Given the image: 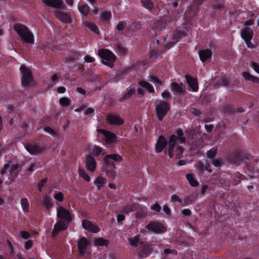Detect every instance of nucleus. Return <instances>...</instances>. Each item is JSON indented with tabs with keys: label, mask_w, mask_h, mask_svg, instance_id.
I'll return each instance as SVG.
<instances>
[{
	"label": "nucleus",
	"mask_w": 259,
	"mask_h": 259,
	"mask_svg": "<svg viewBox=\"0 0 259 259\" xmlns=\"http://www.w3.org/2000/svg\"><path fill=\"white\" fill-rule=\"evenodd\" d=\"M55 13L56 17L61 22L67 23L71 22V18L68 13L59 10H55Z\"/></svg>",
	"instance_id": "nucleus-22"
},
{
	"label": "nucleus",
	"mask_w": 259,
	"mask_h": 259,
	"mask_svg": "<svg viewBox=\"0 0 259 259\" xmlns=\"http://www.w3.org/2000/svg\"><path fill=\"white\" fill-rule=\"evenodd\" d=\"M99 132L104 136L107 144L115 143L117 141V136L112 132L104 129H100Z\"/></svg>",
	"instance_id": "nucleus-10"
},
{
	"label": "nucleus",
	"mask_w": 259,
	"mask_h": 259,
	"mask_svg": "<svg viewBox=\"0 0 259 259\" xmlns=\"http://www.w3.org/2000/svg\"><path fill=\"white\" fill-rule=\"evenodd\" d=\"M228 162H239L244 160H251L250 156L245 151L235 150L230 151L227 155Z\"/></svg>",
	"instance_id": "nucleus-5"
},
{
	"label": "nucleus",
	"mask_w": 259,
	"mask_h": 259,
	"mask_svg": "<svg viewBox=\"0 0 259 259\" xmlns=\"http://www.w3.org/2000/svg\"><path fill=\"white\" fill-rule=\"evenodd\" d=\"M169 147L167 148L168 156L170 158L175 157L177 159H181L183 156L184 149L182 146L175 145L171 152L170 153Z\"/></svg>",
	"instance_id": "nucleus-12"
},
{
	"label": "nucleus",
	"mask_w": 259,
	"mask_h": 259,
	"mask_svg": "<svg viewBox=\"0 0 259 259\" xmlns=\"http://www.w3.org/2000/svg\"><path fill=\"white\" fill-rule=\"evenodd\" d=\"M138 85L140 87L146 89L147 91L150 93H153L155 92L154 89L152 85L145 80H141L138 82Z\"/></svg>",
	"instance_id": "nucleus-29"
},
{
	"label": "nucleus",
	"mask_w": 259,
	"mask_h": 259,
	"mask_svg": "<svg viewBox=\"0 0 259 259\" xmlns=\"http://www.w3.org/2000/svg\"><path fill=\"white\" fill-rule=\"evenodd\" d=\"M166 21L164 20H160L156 21L155 23L154 27L155 28L159 29H162L164 28H165L166 26Z\"/></svg>",
	"instance_id": "nucleus-47"
},
{
	"label": "nucleus",
	"mask_w": 259,
	"mask_h": 259,
	"mask_svg": "<svg viewBox=\"0 0 259 259\" xmlns=\"http://www.w3.org/2000/svg\"><path fill=\"white\" fill-rule=\"evenodd\" d=\"M242 76L246 81H251L254 83L259 84V77L251 74L248 72H242Z\"/></svg>",
	"instance_id": "nucleus-27"
},
{
	"label": "nucleus",
	"mask_w": 259,
	"mask_h": 259,
	"mask_svg": "<svg viewBox=\"0 0 259 259\" xmlns=\"http://www.w3.org/2000/svg\"><path fill=\"white\" fill-rule=\"evenodd\" d=\"M235 111V108L230 104H226L222 108V112L225 114L232 115Z\"/></svg>",
	"instance_id": "nucleus-31"
},
{
	"label": "nucleus",
	"mask_w": 259,
	"mask_h": 259,
	"mask_svg": "<svg viewBox=\"0 0 259 259\" xmlns=\"http://www.w3.org/2000/svg\"><path fill=\"white\" fill-rule=\"evenodd\" d=\"M254 21L253 19L247 20L244 22V26L246 27H247L248 26H251L253 24Z\"/></svg>",
	"instance_id": "nucleus-63"
},
{
	"label": "nucleus",
	"mask_w": 259,
	"mask_h": 259,
	"mask_svg": "<svg viewBox=\"0 0 259 259\" xmlns=\"http://www.w3.org/2000/svg\"><path fill=\"white\" fill-rule=\"evenodd\" d=\"M186 137L184 136V132L181 128H177L175 131V134L170 135L169 137V151L171 152L172 148L178 142L180 144L186 142Z\"/></svg>",
	"instance_id": "nucleus-4"
},
{
	"label": "nucleus",
	"mask_w": 259,
	"mask_h": 259,
	"mask_svg": "<svg viewBox=\"0 0 259 259\" xmlns=\"http://www.w3.org/2000/svg\"><path fill=\"white\" fill-rule=\"evenodd\" d=\"M131 26L133 30H137L141 28L142 23L140 21L134 22L132 23Z\"/></svg>",
	"instance_id": "nucleus-53"
},
{
	"label": "nucleus",
	"mask_w": 259,
	"mask_h": 259,
	"mask_svg": "<svg viewBox=\"0 0 259 259\" xmlns=\"http://www.w3.org/2000/svg\"><path fill=\"white\" fill-rule=\"evenodd\" d=\"M186 178L188 183L192 187H197L199 186V182L192 174H188L186 175Z\"/></svg>",
	"instance_id": "nucleus-32"
},
{
	"label": "nucleus",
	"mask_w": 259,
	"mask_h": 259,
	"mask_svg": "<svg viewBox=\"0 0 259 259\" xmlns=\"http://www.w3.org/2000/svg\"><path fill=\"white\" fill-rule=\"evenodd\" d=\"M84 25L88 28L91 31L94 32L97 34H99V31L97 26L94 23L89 21L84 22Z\"/></svg>",
	"instance_id": "nucleus-30"
},
{
	"label": "nucleus",
	"mask_w": 259,
	"mask_h": 259,
	"mask_svg": "<svg viewBox=\"0 0 259 259\" xmlns=\"http://www.w3.org/2000/svg\"><path fill=\"white\" fill-rule=\"evenodd\" d=\"M25 148L28 152L33 155H37L45 150L42 146L35 143L28 144L26 145Z\"/></svg>",
	"instance_id": "nucleus-17"
},
{
	"label": "nucleus",
	"mask_w": 259,
	"mask_h": 259,
	"mask_svg": "<svg viewBox=\"0 0 259 259\" xmlns=\"http://www.w3.org/2000/svg\"><path fill=\"white\" fill-rule=\"evenodd\" d=\"M134 211H137V219H144L147 216L146 211L143 209L138 204H134L132 205H129L124 209V212L127 213Z\"/></svg>",
	"instance_id": "nucleus-8"
},
{
	"label": "nucleus",
	"mask_w": 259,
	"mask_h": 259,
	"mask_svg": "<svg viewBox=\"0 0 259 259\" xmlns=\"http://www.w3.org/2000/svg\"><path fill=\"white\" fill-rule=\"evenodd\" d=\"M89 242L85 237H82L77 242V246L79 253L82 256L86 252Z\"/></svg>",
	"instance_id": "nucleus-24"
},
{
	"label": "nucleus",
	"mask_w": 259,
	"mask_h": 259,
	"mask_svg": "<svg viewBox=\"0 0 259 259\" xmlns=\"http://www.w3.org/2000/svg\"><path fill=\"white\" fill-rule=\"evenodd\" d=\"M84 59L87 62L89 63H93L95 61V58L91 56H85Z\"/></svg>",
	"instance_id": "nucleus-64"
},
{
	"label": "nucleus",
	"mask_w": 259,
	"mask_h": 259,
	"mask_svg": "<svg viewBox=\"0 0 259 259\" xmlns=\"http://www.w3.org/2000/svg\"><path fill=\"white\" fill-rule=\"evenodd\" d=\"M136 93V90L134 88L127 89L126 92L119 99L120 102H124L128 100Z\"/></svg>",
	"instance_id": "nucleus-28"
},
{
	"label": "nucleus",
	"mask_w": 259,
	"mask_h": 259,
	"mask_svg": "<svg viewBox=\"0 0 259 259\" xmlns=\"http://www.w3.org/2000/svg\"><path fill=\"white\" fill-rule=\"evenodd\" d=\"M82 227L83 229L94 233H97L100 230L97 225L87 219L82 220Z\"/></svg>",
	"instance_id": "nucleus-14"
},
{
	"label": "nucleus",
	"mask_w": 259,
	"mask_h": 259,
	"mask_svg": "<svg viewBox=\"0 0 259 259\" xmlns=\"http://www.w3.org/2000/svg\"><path fill=\"white\" fill-rule=\"evenodd\" d=\"M187 83L189 85V91L194 92H197L198 90V83L197 79L189 74L185 75Z\"/></svg>",
	"instance_id": "nucleus-13"
},
{
	"label": "nucleus",
	"mask_w": 259,
	"mask_h": 259,
	"mask_svg": "<svg viewBox=\"0 0 259 259\" xmlns=\"http://www.w3.org/2000/svg\"><path fill=\"white\" fill-rule=\"evenodd\" d=\"M225 8L224 4L216 2L214 4L213 8L215 10L222 11Z\"/></svg>",
	"instance_id": "nucleus-54"
},
{
	"label": "nucleus",
	"mask_w": 259,
	"mask_h": 259,
	"mask_svg": "<svg viewBox=\"0 0 259 259\" xmlns=\"http://www.w3.org/2000/svg\"><path fill=\"white\" fill-rule=\"evenodd\" d=\"M42 205L47 208H50L53 206V202L51 198L48 196H45L42 198Z\"/></svg>",
	"instance_id": "nucleus-38"
},
{
	"label": "nucleus",
	"mask_w": 259,
	"mask_h": 259,
	"mask_svg": "<svg viewBox=\"0 0 259 259\" xmlns=\"http://www.w3.org/2000/svg\"><path fill=\"white\" fill-rule=\"evenodd\" d=\"M147 80L152 82L157 83L160 86H162L163 84V82L156 75L149 74L147 77Z\"/></svg>",
	"instance_id": "nucleus-33"
},
{
	"label": "nucleus",
	"mask_w": 259,
	"mask_h": 259,
	"mask_svg": "<svg viewBox=\"0 0 259 259\" xmlns=\"http://www.w3.org/2000/svg\"><path fill=\"white\" fill-rule=\"evenodd\" d=\"M128 241L130 245L136 247L138 246L140 241V236L136 235L134 237L128 238Z\"/></svg>",
	"instance_id": "nucleus-43"
},
{
	"label": "nucleus",
	"mask_w": 259,
	"mask_h": 259,
	"mask_svg": "<svg viewBox=\"0 0 259 259\" xmlns=\"http://www.w3.org/2000/svg\"><path fill=\"white\" fill-rule=\"evenodd\" d=\"M126 25V23L125 21H120L117 24L116 29L118 31H122L124 29Z\"/></svg>",
	"instance_id": "nucleus-51"
},
{
	"label": "nucleus",
	"mask_w": 259,
	"mask_h": 259,
	"mask_svg": "<svg viewBox=\"0 0 259 259\" xmlns=\"http://www.w3.org/2000/svg\"><path fill=\"white\" fill-rule=\"evenodd\" d=\"M155 113L158 119L162 121L170 109V105L165 101H160L156 105Z\"/></svg>",
	"instance_id": "nucleus-7"
},
{
	"label": "nucleus",
	"mask_w": 259,
	"mask_h": 259,
	"mask_svg": "<svg viewBox=\"0 0 259 259\" xmlns=\"http://www.w3.org/2000/svg\"><path fill=\"white\" fill-rule=\"evenodd\" d=\"M251 39H248V40H245V44L246 45L247 47L248 48H250V49H253L254 48V46L252 44V43L251 42Z\"/></svg>",
	"instance_id": "nucleus-60"
},
{
	"label": "nucleus",
	"mask_w": 259,
	"mask_h": 259,
	"mask_svg": "<svg viewBox=\"0 0 259 259\" xmlns=\"http://www.w3.org/2000/svg\"><path fill=\"white\" fill-rule=\"evenodd\" d=\"M98 55L102 59L101 62L103 64L111 69L113 68L116 57L112 51L107 49H100L98 50Z\"/></svg>",
	"instance_id": "nucleus-3"
},
{
	"label": "nucleus",
	"mask_w": 259,
	"mask_h": 259,
	"mask_svg": "<svg viewBox=\"0 0 259 259\" xmlns=\"http://www.w3.org/2000/svg\"><path fill=\"white\" fill-rule=\"evenodd\" d=\"M250 66L254 70L255 72L259 74V64L255 62H252Z\"/></svg>",
	"instance_id": "nucleus-57"
},
{
	"label": "nucleus",
	"mask_w": 259,
	"mask_h": 259,
	"mask_svg": "<svg viewBox=\"0 0 259 259\" xmlns=\"http://www.w3.org/2000/svg\"><path fill=\"white\" fill-rule=\"evenodd\" d=\"M151 209L157 212H159L161 209V207L159 204L155 203L152 206H151Z\"/></svg>",
	"instance_id": "nucleus-62"
},
{
	"label": "nucleus",
	"mask_w": 259,
	"mask_h": 259,
	"mask_svg": "<svg viewBox=\"0 0 259 259\" xmlns=\"http://www.w3.org/2000/svg\"><path fill=\"white\" fill-rule=\"evenodd\" d=\"M42 2L49 7L57 9H64L65 5L62 0H42Z\"/></svg>",
	"instance_id": "nucleus-23"
},
{
	"label": "nucleus",
	"mask_w": 259,
	"mask_h": 259,
	"mask_svg": "<svg viewBox=\"0 0 259 259\" xmlns=\"http://www.w3.org/2000/svg\"><path fill=\"white\" fill-rule=\"evenodd\" d=\"M115 50L120 55H125L127 53V49L121 44L117 42L114 46Z\"/></svg>",
	"instance_id": "nucleus-35"
},
{
	"label": "nucleus",
	"mask_w": 259,
	"mask_h": 259,
	"mask_svg": "<svg viewBox=\"0 0 259 259\" xmlns=\"http://www.w3.org/2000/svg\"><path fill=\"white\" fill-rule=\"evenodd\" d=\"M144 230L150 233H160L164 232L165 228L159 223L152 222L148 224Z\"/></svg>",
	"instance_id": "nucleus-9"
},
{
	"label": "nucleus",
	"mask_w": 259,
	"mask_h": 259,
	"mask_svg": "<svg viewBox=\"0 0 259 259\" xmlns=\"http://www.w3.org/2000/svg\"><path fill=\"white\" fill-rule=\"evenodd\" d=\"M59 103L62 107L69 106L71 104V100L67 97H62L59 99Z\"/></svg>",
	"instance_id": "nucleus-49"
},
{
	"label": "nucleus",
	"mask_w": 259,
	"mask_h": 259,
	"mask_svg": "<svg viewBox=\"0 0 259 259\" xmlns=\"http://www.w3.org/2000/svg\"><path fill=\"white\" fill-rule=\"evenodd\" d=\"M103 151V148L97 145L93 146L90 150V153L95 156H99Z\"/></svg>",
	"instance_id": "nucleus-37"
},
{
	"label": "nucleus",
	"mask_w": 259,
	"mask_h": 259,
	"mask_svg": "<svg viewBox=\"0 0 259 259\" xmlns=\"http://www.w3.org/2000/svg\"><path fill=\"white\" fill-rule=\"evenodd\" d=\"M44 130L46 132L50 134L54 138H57L59 135V132L58 131L55 130L50 126L45 127Z\"/></svg>",
	"instance_id": "nucleus-46"
},
{
	"label": "nucleus",
	"mask_w": 259,
	"mask_h": 259,
	"mask_svg": "<svg viewBox=\"0 0 259 259\" xmlns=\"http://www.w3.org/2000/svg\"><path fill=\"white\" fill-rule=\"evenodd\" d=\"M187 33L179 27L174 31L172 39L175 40L177 42L182 41V39L187 37Z\"/></svg>",
	"instance_id": "nucleus-19"
},
{
	"label": "nucleus",
	"mask_w": 259,
	"mask_h": 259,
	"mask_svg": "<svg viewBox=\"0 0 259 259\" xmlns=\"http://www.w3.org/2000/svg\"><path fill=\"white\" fill-rule=\"evenodd\" d=\"M106 182L107 181L106 179L102 177H98L94 182L98 189H100L101 187L104 186L106 184Z\"/></svg>",
	"instance_id": "nucleus-40"
},
{
	"label": "nucleus",
	"mask_w": 259,
	"mask_h": 259,
	"mask_svg": "<svg viewBox=\"0 0 259 259\" xmlns=\"http://www.w3.org/2000/svg\"><path fill=\"white\" fill-rule=\"evenodd\" d=\"M170 201L172 202H178L179 203H181L182 200L177 195H173L170 197Z\"/></svg>",
	"instance_id": "nucleus-59"
},
{
	"label": "nucleus",
	"mask_w": 259,
	"mask_h": 259,
	"mask_svg": "<svg viewBox=\"0 0 259 259\" xmlns=\"http://www.w3.org/2000/svg\"><path fill=\"white\" fill-rule=\"evenodd\" d=\"M57 217L59 219L54 226L52 234L57 235L60 231L65 230L72 221L73 216L70 212L62 206L57 208Z\"/></svg>",
	"instance_id": "nucleus-1"
},
{
	"label": "nucleus",
	"mask_w": 259,
	"mask_h": 259,
	"mask_svg": "<svg viewBox=\"0 0 259 259\" xmlns=\"http://www.w3.org/2000/svg\"><path fill=\"white\" fill-rule=\"evenodd\" d=\"M169 88L175 95H184L186 92L182 82L178 83L176 82H172L170 84Z\"/></svg>",
	"instance_id": "nucleus-18"
},
{
	"label": "nucleus",
	"mask_w": 259,
	"mask_h": 259,
	"mask_svg": "<svg viewBox=\"0 0 259 259\" xmlns=\"http://www.w3.org/2000/svg\"><path fill=\"white\" fill-rule=\"evenodd\" d=\"M161 96L163 99L167 100L171 98V94L169 92L164 91L161 94Z\"/></svg>",
	"instance_id": "nucleus-58"
},
{
	"label": "nucleus",
	"mask_w": 259,
	"mask_h": 259,
	"mask_svg": "<svg viewBox=\"0 0 259 259\" xmlns=\"http://www.w3.org/2000/svg\"><path fill=\"white\" fill-rule=\"evenodd\" d=\"M198 54L200 61L203 63L210 59L212 55L211 50L209 49L199 50Z\"/></svg>",
	"instance_id": "nucleus-20"
},
{
	"label": "nucleus",
	"mask_w": 259,
	"mask_h": 259,
	"mask_svg": "<svg viewBox=\"0 0 259 259\" xmlns=\"http://www.w3.org/2000/svg\"><path fill=\"white\" fill-rule=\"evenodd\" d=\"M79 12L84 16H88L90 11V8L87 4H83L78 7Z\"/></svg>",
	"instance_id": "nucleus-39"
},
{
	"label": "nucleus",
	"mask_w": 259,
	"mask_h": 259,
	"mask_svg": "<svg viewBox=\"0 0 259 259\" xmlns=\"http://www.w3.org/2000/svg\"><path fill=\"white\" fill-rule=\"evenodd\" d=\"M86 168L91 171H94L96 168V163H87Z\"/></svg>",
	"instance_id": "nucleus-55"
},
{
	"label": "nucleus",
	"mask_w": 259,
	"mask_h": 259,
	"mask_svg": "<svg viewBox=\"0 0 259 259\" xmlns=\"http://www.w3.org/2000/svg\"><path fill=\"white\" fill-rule=\"evenodd\" d=\"M167 145L168 146V141H167L162 135L159 136L155 147L156 152H161Z\"/></svg>",
	"instance_id": "nucleus-15"
},
{
	"label": "nucleus",
	"mask_w": 259,
	"mask_h": 259,
	"mask_svg": "<svg viewBox=\"0 0 259 259\" xmlns=\"http://www.w3.org/2000/svg\"><path fill=\"white\" fill-rule=\"evenodd\" d=\"M48 181L47 178H44L41 180V181L37 184V188L39 191H41L42 188L44 187L45 184L47 183Z\"/></svg>",
	"instance_id": "nucleus-52"
},
{
	"label": "nucleus",
	"mask_w": 259,
	"mask_h": 259,
	"mask_svg": "<svg viewBox=\"0 0 259 259\" xmlns=\"http://www.w3.org/2000/svg\"><path fill=\"white\" fill-rule=\"evenodd\" d=\"M53 196L57 201L60 202H63L65 199L64 195L61 192H55Z\"/></svg>",
	"instance_id": "nucleus-48"
},
{
	"label": "nucleus",
	"mask_w": 259,
	"mask_h": 259,
	"mask_svg": "<svg viewBox=\"0 0 259 259\" xmlns=\"http://www.w3.org/2000/svg\"><path fill=\"white\" fill-rule=\"evenodd\" d=\"M102 171L112 176L116 175V166L114 163H102Z\"/></svg>",
	"instance_id": "nucleus-21"
},
{
	"label": "nucleus",
	"mask_w": 259,
	"mask_h": 259,
	"mask_svg": "<svg viewBox=\"0 0 259 259\" xmlns=\"http://www.w3.org/2000/svg\"><path fill=\"white\" fill-rule=\"evenodd\" d=\"M106 120L110 125L120 126L124 123V120L122 118L113 114L107 115Z\"/></svg>",
	"instance_id": "nucleus-11"
},
{
	"label": "nucleus",
	"mask_w": 259,
	"mask_h": 259,
	"mask_svg": "<svg viewBox=\"0 0 259 259\" xmlns=\"http://www.w3.org/2000/svg\"><path fill=\"white\" fill-rule=\"evenodd\" d=\"M78 174L80 177H81L84 181L89 182L91 180L90 177L86 173L85 170L79 167L78 170Z\"/></svg>",
	"instance_id": "nucleus-45"
},
{
	"label": "nucleus",
	"mask_w": 259,
	"mask_h": 259,
	"mask_svg": "<svg viewBox=\"0 0 259 259\" xmlns=\"http://www.w3.org/2000/svg\"><path fill=\"white\" fill-rule=\"evenodd\" d=\"M101 17L104 20H109L111 18V13L108 11H104L102 13Z\"/></svg>",
	"instance_id": "nucleus-56"
},
{
	"label": "nucleus",
	"mask_w": 259,
	"mask_h": 259,
	"mask_svg": "<svg viewBox=\"0 0 259 259\" xmlns=\"http://www.w3.org/2000/svg\"><path fill=\"white\" fill-rule=\"evenodd\" d=\"M213 127L214 126L212 124H205V130L208 133H210L212 131Z\"/></svg>",
	"instance_id": "nucleus-61"
},
{
	"label": "nucleus",
	"mask_w": 259,
	"mask_h": 259,
	"mask_svg": "<svg viewBox=\"0 0 259 259\" xmlns=\"http://www.w3.org/2000/svg\"><path fill=\"white\" fill-rule=\"evenodd\" d=\"M20 71L22 75L21 83L23 87H29L33 82V75L30 69L22 65L20 67Z\"/></svg>",
	"instance_id": "nucleus-6"
},
{
	"label": "nucleus",
	"mask_w": 259,
	"mask_h": 259,
	"mask_svg": "<svg viewBox=\"0 0 259 259\" xmlns=\"http://www.w3.org/2000/svg\"><path fill=\"white\" fill-rule=\"evenodd\" d=\"M143 6L149 11H151L154 7V3L151 0H141Z\"/></svg>",
	"instance_id": "nucleus-41"
},
{
	"label": "nucleus",
	"mask_w": 259,
	"mask_h": 259,
	"mask_svg": "<svg viewBox=\"0 0 259 259\" xmlns=\"http://www.w3.org/2000/svg\"><path fill=\"white\" fill-rule=\"evenodd\" d=\"M161 52L157 49L152 50L149 53V58H157L161 55Z\"/></svg>",
	"instance_id": "nucleus-50"
},
{
	"label": "nucleus",
	"mask_w": 259,
	"mask_h": 259,
	"mask_svg": "<svg viewBox=\"0 0 259 259\" xmlns=\"http://www.w3.org/2000/svg\"><path fill=\"white\" fill-rule=\"evenodd\" d=\"M94 243L96 246H107L109 244L108 240L103 238H98L94 240Z\"/></svg>",
	"instance_id": "nucleus-36"
},
{
	"label": "nucleus",
	"mask_w": 259,
	"mask_h": 259,
	"mask_svg": "<svg viewBox=\"0 0 259 259\" xmlns=\"http://www.w3.org/2000/svg\"><path fill=\"white\" fill-rule=\"evenodd\" d=\"M18 168V166L16 163H13L11 165L7 163L5 164L4 167L2 169L1 172L2 174H4L5 173L9 171L10 175L12 177H15L17 175Z\"/></svg>",
	"instance_id": "nucleus-16"
},
{
	"label": "nucleus",
	"mask_w": 259,
	"mask_h": 259,
	"mask_svg": "<svg viewBox=\"0 0 259 259\" xmlns=\"http://www.w3.org/2000/svg\"><path fill=\"white\" fill-rule=\"evenodd\" d=\"M240 36L244 41L252 39L253 37V31L249 27H245L241 30Z\"/></svg>",
	"instance_id": "nucleus-25"
},
{
	"label": "nucleus",
	"mask_w": 259,
	"mask_h": 259,
	"mask_svg": "<svg viewBox=\"0 0 259 259\" xmlns=\"http://www.w3.org/2000/svg\"><path fill=\"white\" fill-rule=\"evenodd\" d=\"M21 205L23 210L25 212L29 211V204L27 198H22L20 201Z\"/></svg>",
	"instance_id": "nucleus-42"
},
{
	"label": "nucleus",
	"mask_w": 259,
	"mask_h": 259,
	"mask_svg": "<svg viewBox=\"0 0 259 259\" xmlns=\"http://www.w3.org/2000/svg\"><path fill=\"white\" fill-rule=\"evenodd\" d=\"M196 167L200 171H203L204 170L207 171L208 172L211 171L209 168L210 164L209 163H205V164H204V163H197Z\"/></svg>",
	"instance_id": "nucleus-34"
},
{
	"label": "nucleus",
	"mask_w": 259,
	"mask_h": 259,
	"mask_svg": "<svg viewBox=\"0 0 259 259\" xmlns=\"http://www.w3.org/2000/svg\"><path fill=\"white\" fill-rule=\"evenodd\" d=\"M217 150L218 147L217 146L212 147L211 149H210L207 152V157L211 159L214 158L217 155Z\"/></svg>",
	"instance_id": "nucleus-44"
},
{
	"label": "nucleus",
	"mask_w": 259,
	"mask_h": 259,
	"mask_svg": "<svg viewBox=\"0 0 259 259\" xmlns=\"http://www.w3.org/2000/svg\"><path fill=\"white\" fill-rule=\"evenodd\" d=\"M14 29L23 41L31 44L34 43V35L26 26L21 23H16L14 26Z\"/></svg>",
	"instance_id": "nucleus-2"
},
{
	"label": "nucleus",
	"mask_w": 259,
	"mask_h": 259,
	"mask_svg": "<svg viewBox=\"0 0 259 259\" xmlns=\"http://www.w3.org/2000/svg\"><path fill=\"white\" fill-rule=\"evenodd\" d=\"M104 162H119L122 160V157L117 154H107L104 156Z\"/></svg>",
	"instance_id": "nucleus-26"
}]
</instances>
